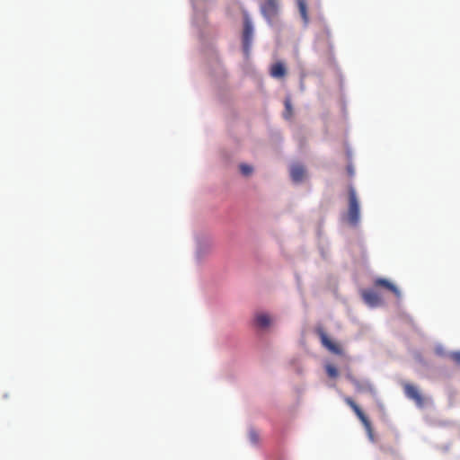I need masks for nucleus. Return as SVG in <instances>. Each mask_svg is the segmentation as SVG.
<instances>
[{"label": "nucleus", "instance_id": "obj_1", "mask_svg": "<svg viewBox=\"0 0 460 460\" xmlns=\"http://www.w3.org/2000/svg\"><path fill=\"white\" fill-rule=\"evenodd\" d=\"M348 221L352 226H357L359 221V204L353 187L349 189V210Z\"/></svg>", "mask_w": 460, "mask_h": 460}, {"label": "nucleus", "instance_id": "obj_2", "mask_svg": "<svg viewBox=\"0 0 460 460\" xmlns=\"http://www.w3.org/2000/svg\"><path fill=\"white\" fill-rule=\"evenodd\" d=\"M253 27L251 19L247 14L243 18V30L242 35L243 51L246 58H249L252 43Z\"/></svg>", "mask_w": 460, "mask_h": 460}, {"label": "nucleus", "instance_id": "obj_3", "mask_svg": "<svg viewBox=\"0 0 460 460\" xmlns=\"http://www.w3.org/2000/svg\"><path fill=\"white\" fill-rule=\"evenodd\" d=\"M279 6L278 0H265L261 5V12L263 17L271 22L279 14Z\"/></svg>", "mask_w": 460, "mask_h": 460}, {"label": "nucleus", "instance_id": "obj_4", "mask_svg": "<svg viewBox=\"0 0 460 460\" xmlns=\"http://www.w3.org/2000/svg\"><path fill=\"white\" fill-rule=\"evenodd\" d=\"M316 332H317V334H318V336L320 338L322 345L325 349H327L332 354L342 355L343 350H342L341 346L339 343H336V342L332 341L328 337V335L323 331V329L319 328V329H317Z\"/></svg>", "mask_w": 460, "mask_h": 460}, {"label": "nucleus", "instance_id": "obj_5", "mask_svg": "<svg viewBox=\"0 0 460 460\" xmlns=\"http://www.w3.org/2000/svg\"><path fill=\"white\" fill-rule=\"evenodd\" d=\"M344 401L353 410V411L358 416V418L360 420V421L362 422V424L364 425L365 429L369 433V435L372 436L371 422L368 420V418L366 416V414L363 412V411L360 409V407L350 397H345Z\"/></svg>", "mask_w": 460, "mask_h": 460}, {"label": "nucleus", "instance_id": "obj_6", "mask_svg": "<svg viewBox=\"0 0 460 460\" xmlns=\"http://www.w3.org/2000/svg\"><path fill=\"white\" fill-rule=\"evenodd\" d=\"M405 395L413 400L417 406L422 407L424 405V398L419 392L418 388L411 384H405L403 385Z\"/></svg>", "mask_w": 460, "mask_h": 460}, {"label": "nucleus", "instance_id": "obj_7", "mask_svg": "<svg viewBox=\"0 0 460 460\" xmlns=\"http://www.w3.org/2000/svg\"><path fill=\"white\" fill-rule=\"evenodd\" d=\"M362 297L364 301L370 306H377L382 303V299L379 294L371 289L363 290Z\"/></svg>", "mask_w": 460, "mask_h": 460}, {"label": "nucleus", "instance_id": "obj_8", "mask_svg": "<svg viewBox=\"0 0 460 460\" xmlns=\"http://www.w3.org/2000/svg\"><path fill=\"white\" fill-rule=\"evenodd\" d=\"M347 378L350 381V383L355 386L358 392H369L374 393L375 389L373 385L368 381H360L351 375H348Z\"/></svg>", "mask_w": 460, "mask_h": 460}, {"label": "nucleus", "instance_id": "obj_9", "mask_svg": "<svg viewBox=\"0 0 460 460\" xmlns=\"http://www.w3.org/2000/svg\"><path fill=\"white\" fill-rule=\"evenodd\" d=\"M374 284L376 287H382L388 289L389 291L393 292L397 297L401 296L400 290L393 283H391L389 280L385 279H376Z\"/></svg>", "mask_w": 460, "mask_h": 460}, {"label": "nucleus", "instance_id": "obj_10", "mask_svg": "<svg viewBox=\"0 0 460 460\" xmlns=\"http://www.w3.org/2000/svg\"><path fill=\"white\" fill-rule=\"evenodd\" d=\"M270 74L273 78H282L287 75V68L282 62H276L271 66Z\"/></svg>", "mask_w": 460, "mask_h": 460}, {"label": "nucleus", "instance_id": "obj_11", "mask_svg": "<svg viewBox=\"0 0 460 460\" xmlns=\"http://www.w3.org/2000/svg\"><path fill=\"white\" fill-rule=\"evenodd\" d=\"M291 178L296 182H300L305 176V170L303 165H293L290 172Z\"/></svg>", "mask_w": 460, "mask_h": 460}, {"label": "nucleus", "instance_id": "obj_12", "mask_svg": "<svg viewBox=\"0 0 460 460\" xmlns=\"http://www.w3.org/2000/svg\"><path fill=\"white\" fill-rule=\"evenodd\" d=\"M256 323L261 328H266L270 326L271 320L270 317L266 314H259L255 318Z\"/></svg>", "mask_w": 460, "mask_h": 460}, {"label": "nucleus", "instance_id": "obj_13", "mask_svg": "<svg viewBox=\"0 0 460 460\" xmlns=\"http://www.w3.org/2000/svg\"><path fill=\"white\" fill-rule=\"evenodd\" d=\"M325 370L327 375L332 378H336L339 375L338 369L332 364H327L325 366Z\"/></svg>", "mask_w": 460, "mask_h": 460}, {"label": "nucleus", "instance_id": "obj_14", "mask_svg": "<svg viewBox=\"0 0 460 460\" xmlns=\"http://www.w3.org/2000/svg\"><path fill=\"white\" fill-rule=\"evenodd\" d=\"M299 12L303 17V19L307 22V12H306V4L303 0H299L298 2Z\"/></svg>", "mask_w": 460, "mask_h": 460}, {"label": "nucleus", "instance_id": "obj_15", "mask_svg": "<svg viewBox=\"0 0 460 460\" xmlns=\"http://www.w3.org/2000/svg\"><path fill=\"white\" fill-rule=\"evenodd\" d=\"M240 171L243 175L248 176L252 172V167L248 164H243L240 165Z\"/></svg>", "mask_w": 460, "mask_h": 460}, {"label": "nucleus", "instance_id": "obj_16", "mask_svg": "<svg viewBox=\"0 0 460 460\" xmlns=\"http://www.w3.org/2000/svg\"><path fill=\"white\" fill-rule=\"evenodd\" d=\"M285 108H286V112H285L284 116L286 119H289L292 115V106H291L289 100H286Z\"/></svg>", "mask_w": 460, "mask_h": 460}, {"label": "nucleus", "instance_id": "obj_17", "mask_svg": "<svg viewBox=\"0 0 460 460\" xmlns=\"http://www.w3.org/2000/svg\"><path fill=\"white\" fill-rule=\"evenodd\" d=\"M449 358L457 365H460V351H454L449 354Z\"/></svg>", "mask_w": 460, "mask_h": 460}, {"label": "nucleus", "instance_id": "obj_18", "mask_svg": "<svg viewBox=\"0 0 460 460\" xmlns=\"http://www.w3.org/2000/svg\"><path fill=\"white\" fill-rule=\"evenodd\" d=\"M249 438L251 441L254 444H256L259 441V436L254 430L250 431Z\"/></svg>", "mask_w": 460, "mask_h": 460}, {"label": "nucleus", "instance_id": "obj_19", "mask_svg": "<svg viewBox=\"0 0 460 460\" xmlns=\"http://www.w3.org/2000/svg\"><path fill=\"white\" fill-rule=\"evenodd\" d=\"M348 172H349V174L350 176H352V175H353V169H352V167H351V166H349V167H348Z\"/></svg>", "mask_w": 460, "mask_h": 460}]
</instances>
